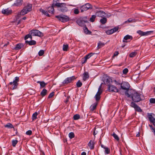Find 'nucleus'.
<instances>
[{
	"instance_id": "9d476101",
	"label": "nucleus",
	"mask_w": 155,
	"mask_h": 155,
	"mask_svg": "<svg viewBox=\"0 0 155 155\" xmlns=\"http://www.w3.org/2000/svg\"><path fill=\"white\" fill-rule=\"evenodd\" d=\"M19 81V77H16L15 78V79L13 81V82H11L9 83V84L10 85H12L13 84V85H14V86L12 88L13 89H15L17 88V86L18 85V82Z\"/></svg>"
},
{
	"instance_id": "9b49d317",
	"label": "nucleus",
	"mask_w": 155,
	"mask_h": 155,
	"mask_svg": "<svg viewBox=\"0 0 155 155\" xmlns=\"http://www.w3.org/2000/svg\"><path fill=\"white\" fill-rule=\"evenodd\" d=\"M76 78L74 76H72L71 77L67 78L65 79L63 81V83L64 84H68L71 82Z\"/></svg>"
},
{
	"instance_id": "774afa93",
	"label": "nucleus",
	"mask_w": 155,
	"mask_h": 155,
	"mask_svg": "<svg viewBox=\"0 0 155 155\" xmlns=\"http://www.w3.org/2000/svg\"><path fill=\"white\" fill-rule=\"evenodd\" d=\"M41 155H45L44 152L43 151H41Z\"/></svg>"
},
{
	"instance_id": "f03ea898",
	"label": "nucleus",
	"mask_w": 155,
	"mask_h": 155,
	"mask_svg": "<svg viewBox=\"0 0 155 155\" xmlns=\"http://www.w3.org/2000/svg\"><path fill=\"white\" fill-rule=\"evenodd\" d=\"M55 5L59 8L58 10L62 12H67L68 10L66 6V4L64 3H57V2L55 4Z\"/></svg>"
},
{
	"instance_id": "72a5a7b5",
	"label": "nucleus",
	"mask_w": 155,
	"mask_h": 155,
	"mask_svg": "<svg viewBox=\"0 0 155 155\" xmlns=\"http://www.w3.org/2000/svg\"><path fill=\"white\" fill-rule=\"evenodd\" d=\"M94 54L92 53H90L88 54L87 55H86L84 57L87 60L89 59Z\"/></svg>"
},
{
	"instance_id": "6e6d98bb",
	"label": "nucleus",
	"mask_w": 155,
	"mask_h": 155,
	"mask_svg": "<svg viewBox=\"0 0 155 155\" xmlns=\"http://www.w3.org/2000/svg\"><path fill=\"white\" fill-rule=\"evenodd\" d=\"M87 60L85 58V57H84V58H82V60L81 61L82 64H83L86 63L87 61Z\"/></svg>"
},
{
	"instance_id": "4468645a",
	"label": "nucleus",
	"mask_w": 155,
	"mask_h": 155,
	"mask_svg": "<svg viewBox=\"0 0 155 155\" xmlns=\"http://www.w3.org/2000/svg\"><path fill=\"white\" fill-rule=\"evenodd\" d=\"M12 12V11L11 9H9L8 8L6 9H3L2 11V14L8 15L11 14Z\"/></svg>"
},
{
	"instance_id": "2eb2a0df",
	"label": "nucleus",
	"mask_w": 155,
	"mask_h": 155,
	"mask_svg": "<svg viewBox=\"0 0 155 155\" xmlns=\"http://www.w3.org/2000/svg\"><path fill=\"white\" fill-rule=\"evenodd\" d=\"M118 30V28L115 27L110 30L106 31V33L108 35H110L117 31Z\"/></svg>"
},
{
	"instance_id": "052dcab7",
	"label": "nucleus",
	"mask_w": 155,
	"mask_h": 155,
	"mask_svg": "<svg viewBox=\"0 0 155 155\" xmlns=\"http://www.w3.org/2000/svg\"><path fill=\"white\" fill-rule=\"evenodd\" d=\"M97 101H96L94 104L92 105L91 107H97Z\"/></svg>"
},
{
	"instance_id": "c756f323",
	"label": "nucleus",
	"mask_w": 155,
	"mask_h": 155,
	"mask_svg": "<svg viewBox=\"0 0 155 155\" xmlns=\"http://www.w3.org/2000/svg\"><path fill=\"white\" fill-rule=\"evenodd\" d=\"M5 127L8 128H14L13 125L10 123H8L5 126Z\"/></svg>"
},
{
	"instance_id": "7ed1b4c3",
	"label": "nucleus",
	"mask_w": 155,
	"mask_h": 155,
	"mask_svg": "<svg viewBox=\"0 0 155 155\" xmlns=\"http://www.w3.org/2000/svg\"><path fill=\"white\" fill-rule=\"evenodd\" d=\"M29 34L33 36H38L41 37L43 36V33L37 30H32L30 31Z\"/></svg>"
},
{
	"instance_id": "8fccbe9b",
	"label": "nucleus",
	"mask_w": 155,
	"mask_h": 155,
	"mask_svg": "<svg viewBox=\"0 0 155 155\" xmlns=\"http://www.w3.org/2000/svg\"><path fill=\"white\" fill-rule=\"evenodd\" d=\"M44 50H41L39 51L38 54L39 56H41L44 54Z\"/></svg>"
},
{
	"instance_id": "473e14b6",
	"label": "nucleus",
	"mask_w": 155,
	"mask_h": 155,
	"mask_svg": "<svg viewBox=\"0 0 155 155\" xmlns=\"http://www.w3.org/2000/svg\"><path fill=\"white\" fill-rule=\"evenodd\" d=\"M38 115V113L37 112L34 113L32 116V119L33 120H36L37 118V116Z\"/></svg>"
},
{
	"instance_id": "79ce46f5",
	"label": "nucleus",
	"mask_w": 155,
	"mask_h": 155,
	"mask_svg": "<svg viewBox=\"0 0 155 155\" xmlns=\"http://www.w3.org/2000/svg\"><path fill=\"white\" fill-rule=\"evenodd\" d=\"M106 83H107L110 84L111 82H113V81L110 77H108L106 79Z\"/></svg>"
},
{
	"instance_id": "a878e982",
	"label": "nucleus",
	"mask_w": 155,
	"mask_h": 155,
	"mask_svg": "<svg viewBox=\"0 0 155 155\" xmlns=\"http://www.w3.org/2000/svg\"><path fill=\"white\" fill-rule=\"evenodd\" d=\"M113 82H114L115 84L117 85H120L121 83V81L117 78L113 80Z\"/></svg>"
},
{
	"instance_id": "e433bc0d",
	"label": "nucleus",
	"mask_w": 155,
	"mask_h": 155,
	"mask_svg": "<svg viewBox=\"0 0 155 155\" xmlns=\"http://www.w3.org/2000/svg\"><path fill=\"white\" fill-rule=\"evenodd\" d=\"M104 149V153L105 154H108L110 153V150L108 147H105Z\"/></svg>"
},
{
	"instance_id": "ddd939ff",
	"label": "nucleus",
	"mask_w": 155,
	"mask_h": 155,
	"mask_svg": "<svg viewBox=\"0 0 155 155\" xmlns=\"http://www.w3.org/2000/svg\"><path fill=\"white\" fill-rule=\"evenodd\" d=\"M101 84L99 87L98 91L95 96V97L96 101L99 100L100 98V95L102 92V91L101 90Z\"/></svg>"
},
{
	"instance_id": "423d86ee",
	"label": "nucleus",
	"mask_w": 155,
	"mask_h": 155,
	"mask_svg": "<svg viewBox=\"0 0 155 155\" xmlns=\"http://www.w3.org/2000/svg\"><path fill=\"white\" fill-rule=\"evenodd\" d=\"M121 88L124 90H126L127 92L128 90H130V85L128 82H121L120 84Z\"/></svg>"
},
{
	"instance_id": "ea45409f",
	"label": "nucleus",
	"mask_w": 155,
	"mask_h": 155,
	"mask_svg": "<svg viewBox=\"0 0 155 155\" xmlns=\"http://www.w3.org/2000/svg\"><path fill=\"white\" fill-rule=\"evenodd\" d=\"M112 136L117 141H119V138L118 136L114 133H113Z\"/></svg>"
},
{
	"instance_id": "338daca9",
	"label": "nucleus",
	"mask_w": 155,
	"mask_h": 155,
	"mask_svg": "<svg viewBox=\"0 0 155 155\" xmlns=\"http://www.w3.org/2000/svg\"><path fill=\"white\" fill-rule=\"evenodd\" d=\"M101 147L102 148H103L104 149H105V147H105L103 144H101Z\"/></svg>"
},
{
	"instance_id": "680f3d73",
	"label": "nucleus",
	"mask_w": 155,
	"mask_h": 155,
	"mask_svg": "<svg viewBox=\"0 0 155 155\" xmlns=\"http://www.w3.org/2000/svg\"><path fill=\"white\" fill-rule=\"evenodd\" d=\"M105 15L107 17L109 18L111 16V14L110 13H106Z\"/></svg>"
},
{
	"instance_id": "bb28decb",
	"label": "nucleus",
	"mask_w": 155,
	"mask_h": 155,
	"mask_svg": "<svg viewBox=\"0 0 155 155\" xmlns=\"http://www.w3.org/2000/svg\"><path fill=\"white\" fill-rule=\"evenodd\" d=\"M40 11L42 12L43 14L45 15L48 16V17L50 16V15L48 13V12L47 11H45L43 9H40Z\"/></svg>"
},
{
	"instance_id": "20e7f679",
	"label": "nucleus",
	"mask_w": 155,
	"mask_h": 155,
	"mask_svg": "<svg viewBox=\"0 0 155 155\" xmlns=\"http://www.w3.org/2000/svg\"><path fill=\"white\" fill-rule=\"evenodd\" d=\"M108 90L110 92L117 93L119 92V89L115 86L109 84L108 86Z\"/></svg>"
},
{
	"instance_id": "1a4fd4ad",
	"label": "nucleus",
	"mask_w": 155,
	"mask_h": 155,
	"mask_svg": "<svg viewBox=\"0 0 155 155\" xmlns=\"http://www.w3.org/2000/svg\"><path fill=\"white\" fill-rule=\"evenodd\" d=\"M58 0H54L53 1V3L52 5L51 6L48 7L47 8L48 12L50 13L53 14L54 13V6H55V4L57 2Z\"/></svg>"
},
{
	"instance_id": "dca6fc26",
	"label": "nucleus",
	"mask_w": 155,
	"mask_h": 155,
	"mask_svg": "<svg viewBox=\"0 0 155 155\" xmlns=\"http://www.w3.org/2000/svg\"><path fill=\"white\" fill-rule=\"evenodd\" d=\"M150 31L143 32L141 30H138L137 33L140 35L141 36H146L150 34Z\"/></svg>"
},
{
	"instance_id": "7c9ffc66",
	"label": "nucleus",
	"mask_w": 155,
	"mask_h": 155,
	"mask_svg": "<svg viewBox=\"0 0 155 155\" xmlns=\"http://www.w3.org/2000/svg\"><path fill=\"white\" fill-rule=\"evenodd\" d=\"M105 45V44L103 43H102L101 41H99L98 43L97 47L98 48H100L103 46H104Z\"/></svg>"
},
{
	"instance_id": "f3484780",
	"label": "nucleus",
	"mask_w": 155,
	"mask_h": 155,
	"mask_svg": "<svg viewBox=\"0 0 155 155\" xmlns=\"http://www.w3.org/2000/svg\"><path fill=\"white\" fill-rule=\"evenodd\" d=\"M106 13L103 11H98L96 13V15L100 17H103L105 15Z\"/></svg>"
},
{
	"instance_id": "f257e3e1",
	"label": "nucleus",
	"mask_w": 155,
	"mask_h": 155,
	"mask_svg": "<svg viewBox=\"0 0 155 155\" xmlns=\"http://www.w3.org/2000/svg\"><path fill=\"white\" fill-rule=\"evenodd\" d=\"M125 94L128 97H131L133 101L135 102H138L141 100L139 93L133 90H129L127 92H125Z\"/></svg>"
},
{
	"instance_id": "de8ad7c7",
	"label": "nucleus",
	"mask_w": 155,
	"mask_h": 155,
	"mask_svg": "<svg viewBox=\"0 0 155 155\" xmlns=\"http://www.w3.org/2000/svg\"><path fill=\"white\" fill-rule=\"evenodd\" d=\"M96 16L95 15H93L91 16V17L90 18V21L92 22H93L95 20L96 18Z\"/></svg>"
},
{
	"instance_id": "c9c22d12",
	"label": "nucleus",
	"mask_w": 155,
	"mask_h": 155,
	"mask_svg": "<svg viewBox=\"0 0 155 155\" xmlns=\"http://www.w3.org/2000/svg\"><path fill=\"white\" fill-rule=\"evenodd\" d=\"M84 31L87 34H90L91 33V32L89 31L86 27H85V28L84 29Z\"/></svg>"
},
{
	"instance_id": "6ab92c4d",
	"label": "nucleus",
	"mask_w": 155,
	"mask_h": 155,
	"mask_svg": "<svg viewBox=\"0 0 155 155\" xmlns=\"http://www.w3.org/2000/svg\"><path fill=\"white\" fill-rule=\"evenodd\" d=\"M23 2L22 0H17L13 4V6H19L21 5Z\"/></svg>"
},
{
	"instance_id": "4be33fe9",
	"label": "nucleus",
	"mask_w": 155,
	"mask_h": 155,
	"mask_svg": "<svg viewBox=\"0 0 155 155\" xmlns=\"http://www.w3.org/2000/svg\"><path fill=\"white\" fill-rule=\"evenodd\" d=\"M89 77L88 73L87 72H85L83 74V79L84 81H85Z\"/></svg>"
},
{
	"instance_id": "37998d69",
	"label": "nucleus",
	"mask_w": 155,
	"mask_h": 155,
	"mask_svg": "<svg viewBox=\"0 0 155 155\" xmlns=\"http://www.w3.org/2000/svg\"><path fill=\"white\" fill-rule=\"evenodd\" d=\"M68 46V45H64L63 46V50L64 51H67Z\"/></svg>"
},
{
	"instance_id": "58836bf2",
	"label": "nucleus",
	"mask_w": 155,
	"mask_h": 155,
	"mask_svg": "<svg viewBox=\"0 0 155 155\" xmlns=\"http://www.w3.org/2000/svg\"><path fill=\"white\" fill-rule=\"evenodd\" d=\"M135 20L134 19H132L131 18H129L127 20V21H125L124 23H128L130 22H135Z\"/></svg>"
},
{
	"instance_id": "393cba45",
	"label": "nucleus",
	"mask_w": 155,
	"mask_h": 155,
	"mask_svg": "<svg viewBox=\"0 0 155 155\" xmlns=\"http://www.w3.org/2000/svg\"><path fill=\"white\" fill-rule=\"evenodd\" d=\"M37 83L40 84L41 88L45 87L47 84V83H45L44 81H38L37 82Z\"/></svg>"
},
{
	"instance_id": "c85d7f7f",
	"label": "nucleus",
	"mask_w": 155,
	"mask_h": 155,
	"mask_svg": "<svg viewBox=\"0 0 155 155\" xmlns=\"http://www.w3.org/2000/svg\"><path fill=\"white\" fill-rule=\"evenodd\" d=\"M47 90L45 89H44L41 92L40 94L42 97H44L47 94Z\"/></svg>"
},
{
	"instance_id": "39448f33",
	"label": "nucleus",
	"mask_w": 155,
	"mask_h": 155,
	"mask_svg": "<svg viewBox=\"0 0 155 155\" xmlns=\"http://www.w3.org/2000/svg\"><path fill=\"white\" fill-rule=\"evenodd\" d=\"M56 17L62 22H64L68 21L69 20V17L64 15H59L56 16Z\"/></svg>"
},
{
	"instance_id": "f8f14e48",
	"label": "nucleus",
	"mask_w": 155,
	"mask_h": 155,
	"mask_svg": "<svg viewBox=\"0 0 155 155\" xmlns=\"http://www.w3.org/2000/svg\"><path fill=\"white\" fill-rule=\"evenodd\" d=\"M147 114V117L149 119V120L155 126V118L153 116L152 114L148 113Z\"/></svg>"
},
{
	"instance_id": "cd10ccee",
	"label": "nucleus",
	"mask_w": 155,
	"mask_h": 155,
	"mask_svg": "<svg viewBox=\"0 0 155 155\" xmlns=\"http://www.w3.org/2000/svg\"><path fill=\"white\" fill-rule=\"evenodd\" d=\"M32 5L31 4H28L26 6L24 7L25 9H27V10L30 11L31 10Z\"/></svg>"
},
{
	"instance_id": "f704fd0d",
	"label": "nucleus",
	"mask_w": 155,
	"mask_h": 155,
	"mask_svg": "<svg viewBox=\"0 0 155 155\" xmlns=\"http://www.w3.org/2000/svg\"><path fill=\"white\" fill-rule=\"evenodd\" d=\"M137 52L136 51L133 52L131 53L129 55V56L130 58H133L136 55Z\"/></svg>"
},
{
	"instance_id": "2f4dec72",
	"label": "nucleus",
	"mask_w": 155,
	"mask_h": 155,
	"mask_svg": "<svg viewBox=\"0 0 155 155\" xmlns=\"http://www.w3.org/2000/svg\"><path fill=\"white\" fill-rule=\"evenodd\" d=\"M107 21L106 18L105 17H103L100 20V21L102 24H104Z\"/></svg>"
},
{
	"instance_id": "09e8293b",
	"label": "nucleus",
	"mask_w": 155,
	"mask_h": 155,
	"mask_svg": "<svg viewBox=\"0 0 155 155\" xmlns=\"http://www.w3.org/2000/svg\"><path fill=\"white\" fill-rule=\"evenodd\" d=\"M31 35H32L31 34L30 35L28 34L26 35L25 37V39L26 40L29 38H30L31 39H32V37L31 36Z\"/></svg>"
},
{
	"instance_id": "3c124183",
	"label": "nucleus",
	"mask_w": 155,
	"mask_h": 155,
	"mask_svg": "<svg viewBox=\"0 0 155 155\" xmlns=\"http://www.w3.org/2000/svg\"><path fill=\"white\" fill-rule=\"evenodd\" d=\"M32 132L31 130H29L27 131L26 132V134L27 135H31L32 134Z\"/></svg>"
},
{
	"instance_id": "412c9836",
	"label": "nucleus",
	"mask_w": 155,
	"mask_h": 155,
	"mask_svg": "<svg viewBox=\"0 0 155 155\" xmlns=\"http://www.w3.org/2000/svg\"><path fill=\"white\" fill-rule=\"evenodd\" d=\"M88 145L90 149L92 150L94 148V142L92 140H91L88 143Z\"/></svg>"
},
{
	"instance_id": "c03bdc74",
	"label": "nucleus",
	"mask_w": 155,
	"mask_h": 155,
	"mask_svg": "<svg viewBox=\"0 0 155 155\" xmlns=\"http://www.w3.org/2000/svg\"><path fill=\"white\" fill-rule=\"evenodd\" d=\"M69 137L70 139H71L74 138V133L71 132L69 134Z\"/></svg>"
},
{
	"instance_id": "aec40b11",
	"label": "nucleus",
	"mask_w": 155,
	"mask_h": 155,
	"mask_svg": "<svg viewBox=\"0 0 155 155\" xmlns=\"http://www.w3.org/2000/svg\"><path fill=\"white\" fill-rule=\"evenodd\" d=\"M30 11H28L27 9H25L24 8L21 10L20 12L18 13V15H24L25 14L27 13Z\"/></svg>"
},
{
	"instance_id": "13d9d810",
	"label": "nucleus",
	"mask_w": 155,
	"mask_h": 155,
	"mask_svg": "<svg viewBox=\"0 0 155 155\" xmlns=\"http://www.w3.org/2000/svg\"><path fill=\"white\" fill-rule=\"evenodd\" d=\"M96 107H90V109L91 111L95 112H96L95 110H96Z\"/></svg>"
},
{
	"instance_id": "a211bd4d",
	"label": "nucleus",
	"mask_w": 155,
	"mask_h": 155,
	"mask_svg": "<svg viewBox=\"0 0 155 155\" xmlns=\"http://www.w3.org/2000/svg\"><path fill=\"white\" fill-rule=\"evenodd\" d=\"M132 39L133 37L132 36L127 35L124 37L123 40V42H127V40L129 39L131 40Z\"/></svg>"
},
{
	"instance_id": "5701e85b",
	"label": "nucleus",
	"mask_w": 155,
	"mask_h": 155,
	"mask_svg": "<svg viewBox=\"0 0 155 155\" xmlns=\"http://www.w3.org/2000/svg\"><path fill=\"white\" fill-rule=\"evenodd\" d=\"M23 44L19 43L17 44L15 48V49L16 50H18L21 49L23 46Z\"/></svg>"
},
{
	"instance_id": "69168bd1",
	"label": "nucleus",
	"mask_w": 155,
	"mask_h": 155,
	"mask_svg": "<svg viewBox=\"0 0 155 155\" xmlns=\"http://www.w3.org/2000/svg\"><path fill=\"white\" fill-rule=\"evenodd\" d=\"M81 155H86V153L85 152H83L81 153Z\"/></svg>"
},
{
	"instance_id": "49530a36",
	"label": "nucleus",
	"mask_w": 155,
	"mask_h": 155,
	"mask_svg": "<svg viewBox=\"0 0 155 155\" xmlns=\"http://www.w3.org/2000/svg\"><path fill=\"white\" fill-rule=\"evenodd\" d=\"M82 84L80 80H79L76 83L77 86L78 87H80L82 85Z\"/></svg>"
},
{
	"instance_id": "6e6552de",
	"label": "nucleus",
	"mask_w": 155,
	"mask_h": 155,
	"mask_svg": "<svg viewBox=\"0 0 155 155\" xmlns=\"http://www.w3.org/2000/svg\"><path fill=\"white\" fill-rule=\"evenodd\" d=\"M87 17H84L83 18H80L77 20L76 22L77 24L80 26H82L84 25V23L87 22V21L85 20Z\"/></svg>"
},
{
	"instance_id": "a18cd8bd",
	"label": "nucleus",
	"mask_w": 155,
	"mask_h": 155,
	"mask_svg": "<svg viewBox=\"0 0 155 155\" xmlns=\"http://www.w3.org/2000/svg\"><path fill=\"white\" fill-rule=\"evenodd\" d=\"M80 118V116L78 114L74 115L73 116V119L74 120H78Z\"/></svg>"
},
{
	"instance_id": "0e129e2a",
	"label": "nucleus",
	"mask_w": 155,
	"mask_h": 155,
	"mask_svg": "<svg viewBox=\"0 0 155 155\" xmlns=\"http://www.w3.org/2000/svg\"><path fill=\"white\" fill-rule=\"evenodd\" d=\"M119 54V53L118 51H116L115 52V53L114 54V56H115Z\"/></svg>"
},
{
	"instance_id": "4c0bfd02",
	"label": "nucleus",
	"mask_w": 155,
	"mask_h": 155,
	"mask_svg": "<svg viewBox=\"0 0 155 155\" xmlns=\"http://www.w3.org/2000/svg\"><path fill=\"white\" fill-rule=\"evenodd\" d=\"M134 110L136 111H137L138 112H141L142 111V109H141L140 107H134Z\"/></svg>"
},
{
	"instance_id": "e2e57ef3",
	"label": "nucleus",
	"mask_w": 155,
	"mask_h": 155,
	"mask_svg": "<svg viewBox=\"0 0 155 155\" xmlns=\"http://www.w3.org/2000/svg\"><path fill=\"white\" fill-rule=\"evenodd\" d=\"M97 133V131H96V128H94V129L93 134L95 136Z\"/></svg>"
},
{
	"instance_id": "0eeeda50",
	"label": "nucleus",
	"mask_w": 155,
	"mask_h": 155,
	"mask_svg": "<svg viewBox=\"0 0 155 155\" xmlns=\"http://www.w3.org/2000/svg\"><path fill=\"white\" fill-rule=\"evenodd\" d=\"M92 8V5L90 4L87 3L84 5L81 6L80 8L81 12H82L84 11H86L90 8Z\"/></svg>"
},
{
	"instance_id": "4d7b16f0",
	"label": "nucleus",
	"mask_w": 155,
	"mask_h": 155,
	"mask_svg": "<svg viewBox=\"0 0 155 155\" xmlns=\"http://www.w3.org/2000/svg\"><path fill=\"white\" fill-rule=\"evenodd\" d=\"M79 11L77 8H75L74 10V13L75 14H78L79 13Z\"/></svg>"
},
{
	"instance_id": "5fc2aeb1",
	"label": "nucleus",
	"mask_w": 155,
	"mask_h": 155,
	"mask_svg": "<svg viewBox=\"0 0 155 155\" xmlns=\"http://www.w3.org/2000/svg\"><path fill=\"white\" fill-rule=\"evenodd\" d=\"M70 98V97L69 96H67L66 99L65 100L64 102L66 104H67Z\"/></svg>"
},
{
	"instance_id": "b1692460",
	"label": "nucleus",
	"mask_w": 155,
	"mask_h": 155,
	"mask_svg": "<svg viewBox=\"0 0 155 155\" xmlns=\"http://www.w3.org/2000/svg\"><path fill=\"white\" fill-rule=\"evenodd\" d=\"M25 43L28 44L29 45H34L36 44V42L34 40H31L30 41H26Z\"/></svg>"
},
{
	"instance_id": "603ef678",
	"label": "nucleus",
	"mask_w": 155,
	"mask_h": 155,
	"mask_svg": "<svg viewBox=\"0 0 155 155\" xmlns=\"http://www.w3.org/2000/svg\"><path fill=\"white\" fill-rule=\"evenodd\" d=\"M128 70L127 68H125L123 71V73L124 74H126L128 72Z\"/></svg>"
},
{
	"instance_id": "bf43d9fd",
	"label": "nucleus",
	"mask_w": 155,
	"mask_h": 155,
	"mask_svg": "<svg viewBox=\"0 0 155 155\" xmlns=\"http://www.w3.org/2000/svg\"><path fill=\"white\" fill-rule=\"evenodd\" d=\"M54 95V93L53 92H51L49 94V95L48 96V98H51L52 97H53V96Z\"/></svg>"
},
{
	"instance_id": "864d4df0",
	"label": "nucleus",
	"mask_w": 155,
	"mask_h": 155,
	"mask_svg": "<svg viewBox=\"0 0 155 155\" xmlns=\"http://www.w3.org/2000/svg\"><path fill=\"white\" fill-rule=\"evenodd\" d=\"M150 102L151 103L154 104L155 103V98H151L150 99Z\"/></svg>"
},
{
	"instance_id": "a19ab883",
	"label": "nucleus",
	"mask_w": 155,
	"mask_h": 155,
	"mask_svg": "<svg viewBox=\"0 0 155 155\" xmlns=\"http://www.w3.org/2000/svg\"><path fill=\"white\" fill-rule=\"evenodd\" d=\"M18 143V141L17 140H13L12 141V145L13 147H15L16 144Z\"/></svg>"
}]
</instances>
